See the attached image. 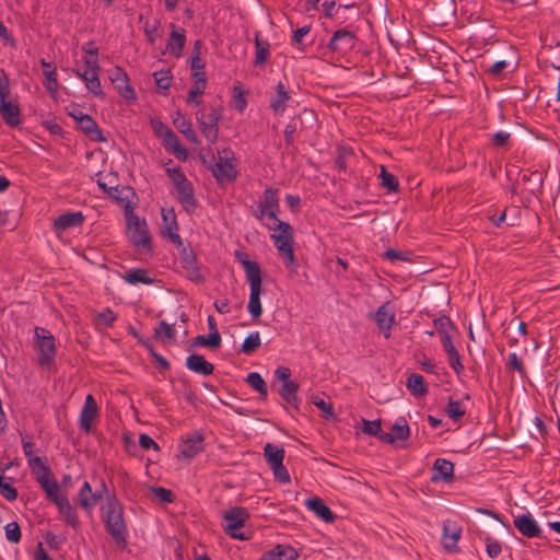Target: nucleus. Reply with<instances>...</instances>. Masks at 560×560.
I'll return each mask as SVG.
<instances>
[{
  "mask_svg": "<svg viewBox=\"0 0 560 560\" xmlns=\"http://www.w3.org/2000/svg\"><path fill=\"white\" fill-rule=\"evenodd\" d=\"M78 127L82 130L91 140L96 142H104L106 138L103 136L97 122L86 114L80 113V117L77 118Z\"/></svg>",
  "mask_w": 560,
  "mask_h": 560,
  "instance_id": "obj_18",
  "label": "nucleus"
},
{
  "mask_svg": "<svg viewBox=\"0 0 560 560\" xmlns=\"http://www.w3.org/2000/svg\"><path fill=\"white\" fill-rule=\"evenodd\" d=\"M84 221V215L81 211L66 212L60 214L54 222L56 231H66L71 228L81 226Z\"/></svg>",
  "mask_w": 560,
  "mask_h": 560,
  "instance_id": "obj_25",
  "label": "nucleus"
},
{
  "mask_svg": "<svg viewBox=\"0 0 560 560\" xmlns=\"http://www.w3.org/2000/svg\"><path fill=\"white\" fill-rule=\"evenodd\" d=\"M173 124L176 127V129L183 133L186 139L192 143H198V136L196 131L191 128V122L188 120L184 115L180 114V112H177Z\"/></svg>",
  "mask_w": 560,
  "mask_h": 560,
  "instance_id": "obj_33",
  "label": "nucleus"
},
{
  "mask_svg": "<svg viewBox=\"0 0 560 560\" xmlns=\"http://www.w3.org/2000/svg\"><path fill=\"white\" fill-rule=\"evenodd\" d=\"M128 238L131 244L145 253L152 252V237L144 219H140L133 210L126 213Z\"/></svg>",
  "mask_w": 560,
  "mask_h": 560,
  "instance_id": "obj_3",
  "label": "nucleus"
},
{
  "mask_svg": "<svg viewBox=\"0 0 560 560\" xmlns=\"http://www.w3.org/2000/svg\"><path fill=\"white\" fill-rule=\"evenodd\" d=\"M260 347V337L258 331L250 332L242 343L241 351L245 354H253Z\"/></svg>",
  "mask_w": 560,
  "mask_h": 560,
  "instance_id": "obj_48",
  "label": "nucleus"
},
{
  "mask_svg": "<svg viewBox=\"0 0 560 560\" xmlns=\"http://www.w3.org/2000/svg\"><path fill=\"white\" fill-rule=\"evenodd\" d=\"M243 267L250 289L247 308L252 317L257 319L262 313L260 303L261 270L256 261H244Z\"/></svg>",
  "mask_w": 560,
  "mask_h": 560,
  "instance_id": "obj_2",
  "label": "nucleus"
},
{
  "mask_svg": "<svg viewBox=\"0 0 560 560\" xmlns=\"http://www.w3.org/2000/svg\"><path fill=\"white\" fill-rule=\"evenodd\" d=\"M162 221L161 235L167 237L177 247L183 245V240L178 233L179 226L176 218L174 208L165 209L162 208Z\"/></svg>",
  "mask_w": 560,
  "mask_h": 560,
  "instance_id": "obj_9",
  "label": "nucleus"
},
{
  "mask_svg": "<svg viewBox=\"0 0 560 560\" xmlns=\"http://www.w3.org/2000/svg\"><path fill=\"white\" fill-rule=\"evenodd\" d=\"M117 316L114 311L109 307L105 308L103 312L98 313L96 316V325H103L105 327H112L115 323Z\"/></svg>",
  "mask_w": 560,
  "mask_h": 560,
  "instance_id": "obj_58",
  "label": "nucleus"
},
{
  "mask_svg": "<svg viewBox=\"0 0 560 560\" xmlns=\"http://www.w3.org/2000/svg\"><path fill=\"white\" fill-rule=\"evenodd\" d=\"M0 115L4 122L10 127H16L21 124V112L18 104L8 98L0 101Z\"/></svg>",
  "mask_w": 560,
  "mask_h": 560,
  "instance_id": "obj_24",
  "label": "nucleus"
},
{
  "mask_svg": "<svg viewBox=\"0 0 560 560\" xmlns=\"http://www.w3.org/2000/svg\"><path fill=\"white\" fill-rule=\"evenodd\" d=\"M186 366L190 371L200 375H210L214 371V365L208 362L203 355L192 353L186 359Z\"/></svg>",
  "mask_w": 560,
  "mask_h": 560,
  "instance_id": "obj_29",
  "label": "nucleus"
},
{
  "mask_svg": "<svg viewBox=\"0 0 560 560\" xmlns=\"http://www.w3.org/2000/svg\"><path fill=\"white\" fill-rule=\"evenodd\" d=\"M155 84L162 90H167L172 83V74L170 70H161L153 73Z\"/></svg>",
  "mask_w": 560,
  "mask_h": 560,
  "instance_id": "obj_59",
  "label": "nucleus"
},
{
  "mask_svg": "<svg viewBox=\"0 0 560 560\" xmlns=\"http://www.w3.org/2000/svg\"><path fill=\"white\" fill-rule=\"evenodd\" d=\"M380 177H381V185L383 187L387 188V190L389 192L398 191V188H399L398 179L392 173L387 172L385 166H381Z\"/></svg>",
  "mask_w": 560,
  "mask_h": 560,
  "instance_id": "obj_46",
  "label": "nucleus"
},
{
  "mask_svg": "<svg viewBox=\"0 0 560 560\" xmlns=\"http://www.w3.org/2000/svg\"><path fill=\"white\" fill-rule=\"evenodd\" d=\"M98 416V406L95 398L89 394L80 413V429L90 433L93 428V422Z\"/></svg>",
  "mask_w": 560,
  "mask_h": 560,
  "instance_id": "obj_14",
  "label": "nucleus"
},
{
  "mask_svg": "<svg viewBox=\"0 0 560 560\" xmlns=\"http://www.w3.org/2000/svg\"><path fill=\"white\" fill-rule=\"evenodd\" d=\"M395 320V314L388 308V304L381 305L375 313V322L378 328L384 332L386 339L390 336V328Z\"/></svg>",
  "mask_w": 560,
  "mask_h": 560,
  "instance_id": "obj_26",
  "label": "nucleus"
},
{
  "mask_svg": "<svg viewBox=\"0 0 560 560\" xmlns=\"http://www.w3.org/2000/svg\"><path fill=\"white\" fill-rule=\"evenodd\" d=\"M183 269L185 271L187 279H189L190 281H192L195 283H203L205 282V277L200 272V268L197 262L185 266V267H183Z\"/></svg>",
  "mask_w": 560,
  "mask_h": 560,
  "instance_id": "obj_55",
  "label": "nucleus"
},
{
  "mask_svg": "<svg viewBox=\"0 0 560 560\" xmlns=\"http://www.w3.org/2000/svg\"><path fill=\"white\" fill-rule=\"evenodd\" d=\"M255 65H264L270 55V44L259 37V33L255 36Z\"/></svg>",
  "mask_w": 560,
  "mask_h": 560,
  "instance_id": "obj_39",
  "label": "nucleus"
},
{
  "mask_svg": "<svg viewBox=\"0 0 560 560\" xmlns=\"http://www.w3.org/2000/svg\"><path fill=\"white\" fill-rule=\"evenodd\" d=\"M180 247L182 248L179 252V261H180L182 268L185 266L191 265V264H196L197 256L194 253L192 248L190 246H184V245H182Z\"/></svg>",
  "mask_w": 560,
  "mask_h": 560,
  "instance_id": "obj_60",
  "label": "nucleus"
},
{
  "mask_svg": "<svg viewBox=\"0 0 560 560\" xmlns=\"http://www.w3.org/2000/svg\"><path fill=\"white\" fill-rule=\"evenodd\" d=\"M55 504L57 505L60 514L63 515L66 523L71 527L77 528L79 526V520L67 497L63 495Z\"/></svg>",
  "mask_w": 560,
  "mask_h": 560,
  "instance_id": "obj_34",
  "label": "nucleus"
},
{
  "mask_svg": "<svg viewBox=\"0 0 560 560\" xmlns=\"http://www.w3.org/2000/svg\"><path fill=\"white\" fill-rule=\"evenodd\" d=\"M107 196L117 201L118 203L122 205L126 213L133 210V207L131 206L130 201V198L135 196V190L132 189V187L114 185L113 187H109Z\"/></svg>",
  "mask_w": 560,
  "mask_h": 560,
  "instance_id": "obj_22",
  "label": "nucleus"
},
{
  "mask_svg": "<svg viewBox=\"0 0 560 560\" xmlns=\"http://www.w3.org/2000/svg\"><path fill=\"white\" fill-rule=\"evenodd\" d=\"M36 348L38 350V363L40 366H49L55 361L56 346L55 338L45 328L35 329Z\"/></svg>",
  "mask_w": 560,
  "mask_h": 560,
  "instance_id": "obj_8",
  "label": "nucleus"
},
{
  "mask_svg": "<svg viewBox=\"0 0 560 560\" xmlns=\"http://www.w3.org/2000/svg\"><path fill=\"white\" fill-rule=\"evenodd\" d=\"M82 50L85 52V56L83 58L85 67L101 69L98 63V48L91 47L90 43L89 45L83 46Z\"/></svg>",
  "mask_w": 560,
  "mask_h": 560,
  "instance_id": "obj_47",
  "label": "nucleus"
},
{
  "mask_svg": "<svg viewBox=\"0 0 560 560\" xmlns=\"http://www.w3.org/2000/svg\"><path fill=\"white\" fill-rule=\"evenodd\" d=\"M162 140L165 148L171 149L178 159L185 160L187 158L188 151L182 147L179 138L172 129H167L163 133Z\"/></svg>",
  "mask_w": 560,
  "mask_h": 560,
  "instance_id": "obj_32",
  "label": "nucleus"
},
{
  "mask_svg": "<svg viewBox=\"0 0 560 560\" xmlns=\"http://www.w3.org/2000/svg\"><path fill=\"white\" fill-rule=\"evenodd\" d=\"M361 429H362L363 433L371 435V436H376L378 440H381V436L384 435V433H385L382 430L381 420L370 421V420L363 419Z\"/></svg>",
  "mask_w": 560,
  "mask_h": 560,
  "instance_id": "obj_50",
  "label": "nucleus"
},
{
  "mask_svg": "<svg viewBox=\"0 0 560 560\" xmlns=\"http://www.w3.org/2000/svg\"><path fill=\"white\" fill-rule=\"evenodd\" d=\"M305 505L326 523H332L336 520V514L318 497L307 499Z\"/></svg>",
  "mask_w": 560,
  "mask_h": 560,
  "instance_id": "obj_27",
  "label": "nucleus"
},
{
  "mask_svg": "<svg viewBox=\"0 0 560 560\" xmlns=\"http://www.w3.org/2000/svg\"><path fill=\"white\" fill-rule=\"evenodd\" d=\"M516 529L527 538L539 537L541 529L538 523L534 520V517L527 513L522 514L514 518L513 522Z\"/></svg>",
  "mask_w": 560,
  "mask_h": 560,
  "instance_id": "obj_16",
  "label": "nucleus"
},
{
  "mask_svg": "<svg viewBox=\"0 0 560 560\" xmlns=\"http://www.w3.org/2000/svg\"><path fill=\"white\" fill-rule=\"evenodd\" d=\"M445 412L454 422H457L466 413V410L462 407V402L459 400H455L450 397Z\"/></svg>",
  "mask_w": 560,
  "mask_h": 560,
  "instance_id": "obj_45",
  "label": "nucleus"
},
{
  "mask_svg": "<svg viewBox=\"0 0 560 560\" xmlns=\"http://www.w3.org/2000/svg\"><path fill=\"white\" fill-rule=\"evenodd\" d=\"M291 98L289 91L282 82L276 85V94L270 101V108L275 114H282L285 110L287 102Z\"/></svg>",
  "mask_w": 560,
  "mask_h": 560,
  "instance_id": "obj_31",
  "label": "nucleus"
},
{
  "mask_svg": "<svg viewBox=\"0 0 560 560\" xmlns=\"http://www.w3.org/2000/svg\"><path fill=\"white\" fill-rule=\"evenodd\" d=\"M5 538L12 544H19L22 538L20 525L16 522L8 523L4 526Z\"/></svg>",
  "mask_w": 560,
  "mask_h": 560,
  "instance_id": "obj_54",
  "label": "nucleus"
},
{
  "mask_svg": "<svg viewBox=\"0 0 560 560\" xmlns=\"http://www.w3.org/2000/svg\"><path fill=\"white\" fill-rule=\"evenodd\" d=\"M166 173L175 185V188H178L179 186L189 182L186 175L182 172L180 167L167 168Z\"/></svg>",
  "mask_w": 560,
  "mask_h": 560,
  "instance_id": "obj_62",
  "label": "nucleus"
},
{
  "mask_svg": "<svg viewBox=\"0 0 560 560\" xmlns=\"http://www.w3.org/2000/svg\"><path fill=\"white\" fill-rule=\"evenodd\" d=\"M161 26L160 20H154L153 23L145 22L144 34L150 44H154L158 38V32Z\"/></svg>",
  "mask_w": 560,
  "mask_h": 560,
  "instance_id": "obj_63",
  "label": "nucleus"
},
{
  "mask_svg": "<svg viewBox=\"0 0 560 560\" xmlns=\"http://www.w3.org/2000/svg\"><path fill=\"white\" fill-rule=\"evenodd\" d=\"M175 336V329L173 325L167 324L165 320H161L154 328V337L156 339H172Z\"/></svg>",
  "mask_w": 560,
  "mask_h": 560,
  "instance_id": "obj_51",
  "label": "nucleus"
},
{
  "mask_svg": "<svg viewBox=\"0 0 560 560\" xmlns=\"http://www.w3.org/2000/svg\"><path fill=\"white\" fill-rule=\"evenodd\" d=\"M357 36L352 31L346 28L337 30L327 44L331 52L345 55L355 45Z\"/></svg>",
  "mask_w": 560,
  "mask_h": 560,
  "instance_id": "obj_10",
  "label": "nucleus"
},
{
  "mask_svg": "<svg viewBox=\"0 0 560 560\" xmlns=\"http://www.w3.org/2000/svg\"><path fill=\"white\" fill-rule=\"evenodd\" d=\"M191 346H202L212 349L221 346V335L219 331L210 332L208 336L198 335L194 338Z\"/></svg>",
  "mask_w": 560,
  "mask_h": 560,
  "instance_id": "obj_41",
  "label": "nucleus"
},
{
  "mask_svg": "<svg viewBox=\"0 0 560 560\" xmlns=\"http://www.w3.org/2000/svg\"><path fill=\"white\" fill-rule=\"evenodd\" d=\"M233 101H234V107L238 112H243L247 105L246 97H245V91L241 85H235L233 88Z\"/></svg>",
  "mask_w": 560,
  "mask_h": 560,
  "instance_id": "obj_61",
  "label": "nucleus"
},
{
  "mask_svg": "<svg viewBox=\"0 0 560 560\" xmlns=\"http://www.w3.org/2000/svg\"><path fill=\"white\" fill-rule=\"evenodd\" d=\"M225 525L223 526L224 533L231 538L245 540L248 537L238 530L244 527L245 523L249 520V513L245 508L233 506L223 513Z\"/></svg>",
  "mask_w": 560,
  "mask_h": 560,
  "instance_id": "obj_5",
  "label": "nucleus"
},
{
  "mask_svg": "<svg viewBox=\"0 0 560 560\" xmlns=\"http://www.w3.org/2000/svg\"><path fill=\"white\" fill-rule=\"evenodd\" d=\"M27 462L31 470L36 475V478H38L39 475H50V468L43 458L30 457Z\"/></svg>",
  "mask_w": 560,
  "mask_h": 560,
  "instance_id": "obj_52",
  "label": "nucleus"
},
{
  "mask_svg": "<svg viewBox=\"0 0 560 560\" xmlns=\"http://www.w3.org/2000/svg\"><path fill=\"white\" fill-rule=\"evenodd\" d=\"M44 85L46 90L50 93L52 97L56 96L58 92V80H57V71L56 67L51 68L49 70H44Z\"/></svg>",
  "mask_w": 560,
  "mask_h": 560,
  "instance_id": "obj_49",
  "label": "nucleus"
},
{
  "mask_svg": "<svg viewBox=\"0 0 560 560\" xmlns=\"http://www.w3.org/2000/svg\"><path fill=\"white\" fill-rule=\"evenodd\" d=\"M201 47H202V42L200 39H197L194 43V48H192V52H191V59H190L191 71L205 70L206 62L201 59Z\"/></svg>",
  "mask_w": 560,
  "mask_h": 560,
  "instance_id": "obj_44",
  "label": "nucleus"
},
{
  "mask_svg": "<svg viewBox=\"0 0 560 560\" xmlns=\"http://www.w3.org/2000/svg\"><path fill=\"white\" fill-rule=\"evenodd\" d=\"M299 384L294 381L282 383L279 390L280 397L290 405H295L298 401Z\"/></svg>",
  "mask_w": 560,
  "mask_h": 560,
  "instance_id": "obj_38",
  "label": "nucleus"
},
{
  "mask_svg": "<svg viewBox=\"0 0 560 560\" xmlns=\"http://www.w3.org/2000/svg\"><path fill=\"white\" fill-rule=\"evenodd\" d=\"M508 369L517 371L522 376L526 375L525 366L516 353H511L506 363Z\"/></svg>",
  "mask_w": 560,
  "mask_h": 560,
  "instance_id": "obj_64",
  "label": "nucleus"
},
{
  "mask_svg": "<svg viewBox=\"0 0 560 560\" xmlns=\"http://www.w3.org/2000/svg\"><path fill=\"white\" fill-rule=\"evenodd\" d=\"M102 511V518L107 534L110 535L119 548H125L127 546V525L121 503L115 495L109 497Z\"/></svg>",
  "mask_w": 560,
  "mask_h": 560,
  "instance_id": "obj_1",
  "label": "nucleus"
},
{
  "mask_svg": "<svg viewBox=\"0 0 560 560\" xmlns=\"http://www.w3.org/2000/svg\"><path fill=\"white\" fill-rule=\"evenodd\" d=\"M259 205L266 210H279L278 189L267 187L264 190L262 201Z\"/></svg>",
  "mask_w": 560,
  "mask_h": 560,
  "instance_id": "obj_42",
  "label": "nucleus"
},
{
  "mask_svg": "<svg viewBox=\"0 0 560 560\" xmlns=\"http://www.w3.org/2000/svg\"><path fill=\"white\" fill-rule=\"evenodd\" d=\"M102 498V492H92L91 485L85 481L78 494V502L80 506L86 511H91Z\"/></svg>",
  "mask_w": 560,
  "mask_h": 560,
  "instance_id": "obj_28",
  "label": "nucleus"
},
{
  "mask_svg": "<svg viewBox=\"0 0 560 560\" xmlns=\"http://www.w3.org/2000/svg\"><path fill=\"white\" fill-rule=\"evenodd\" d=\"M110 80L121 97L126 101L136 100V93L129 83L128 74L122 68L115 67L112 71Z\"/></svg>",
  "mask_w": 560,
  "mask_h": 560,
  "instance_id": "obj_12",
  "label": "nucleus"
},
{
  "mask_svg": "<svg viewBox=\"0 0 560 560\" xmlns=\"http://www.w3.org/2000/svg\"><path fill=\"white\" fill-rule=\"evenodd\" d=\"M300 121V130L303 131L305 128H315L317 125V115L313 109L304 108L295 120Z\"/></svg>",
  "mask_w": 560,
  "mask_h": 560,
  "instance_id": "obj_43",
  "label": "nucleus"
},
{
  "mask_svg": "<svg viewBox=\"0 0 560 560\" xmlns=\"http://www.w3.org/2000/svg\"><path fill=\"white\" fill-rule=\"evenodd\" d=\"M121 278L129 284H152L154 279L148 276L145 269L135 268L125 272Z\"/></svg>",
  "mask_w": 560,
  "mask_h": 560,
  "instance_id": "obj_36",
  "label": "nucleus"
},
{
  "mask_svg": "<svg viewBox=\"0 0 560 560\" xmlns=\"http://www.w3.org/2000/svg\"><path fill=\"white\" fill-rule=\"evenodd\" d=\"M434 474L431 477L432 482L441 480L452 482L454 480V465L445 458H438L433 464Z\"/></svg>",
  "mask_w": 560,
  "mask_h": 560,
  "instance_id": "obj_21",
  "label": "nucleus"
},
{
  "mask_svg": "<svg viewBox=\"0 0 560 560\" xmlns=\"http://www.w3.org/2000/svg\"><path fill=\"white\" fill-rule=\"evenodd\" d=\"M410 436V429L406 418L399 417L392 425L390 432H385L381 436V441L387 444H393L396 440L405 441Z\"/></svg>",
  "mask_w": 560,
  "mask_h": 560,
  "instance_id": "obj_15",
  "label": "nucleus"
},
{
  "mask_svg": "<svg viewBox=\"0 0 560 560\" xmlns=\"http://www.w3.org/2000/svg\"><path fill=\"white\" fill-rule=\"evenodd\" d=\"M337 3L335 0L332 1H325L323 3V9H324V15L328 19H331L334 16H336L339 12L340 9H349V8H353L354 7V3H339L338 8H336Z\"/></svg>",
  "mask_w": 560,
  "mask_h": 560,
  "instance_id": "obj_53",
  "label": "nucleus"
},
{
  "mask_svg": "<svg viewBox=\"0 0 560 560\" xmlns=\"http://www.w3.org/2000/svg\"><path fill=\"white\" fill-rule=\"evenodd\" d=\"M183 269L185 271L187 279H189L190 281H192L195 283H203L205 282V277L200 272V268L197 262L185 266V267H183Z\"/></svg>",
  "mask_w": 560,
  "mask_h": 560,
  "instance_id": "obj_56",
  "label": "nucleus"
},
{
  "mask_svg": "<svg viewBox=\"0 0 560 560\" xmlns=\"http://www.w3.org/2000/svg\"><path fill=\"white\" fill-rule=\"evenodd\" d=\"M50 475H39L36 480L40 483L42 488L45 490L47 498L56 503L63 495L59 494V485L55 479L49 478Z\"/></svg>",
  "mask_w": 560,
  "mask_h": 560,
  "instance_id": "obj_35",
  "label": "nucleus"
},
{
  "mask_svg": "<svg viewBox=\"0 0 560 560\" xmlns=\"http://www.w3.org/2000/svg\"><path fill=\"white\" fill-rule=\"evenodd\" d=\"M460 534L462 528L455 522L446 520L443 523L442 544L447 551L453 552L457 550V541L460 538Z\"/></svg>",
  "mask_w": 560,
  "mask_h": 560,
  "instance_id": "obj_17",
  "label": "nucleus"
},
{
  "mask_svg": "<svg viewBox=\"0 0 560 560\" xmlns=\"http://www.w3.org/2000/svg\"><path fill=\"white\" fill-rule=\"evenodd\" d=\"M284 450L271 443H267L264 447V456L276 480L280 483H289L291 478L288 469L283 466Z\"/></svg>",
  "mask_w": 560,
  "mask_h": 560,
  "instance_id": "obj_6",
  "label": "nucleus"
},
{
  "mask_svg": "<svg viewBox=\"0 0 560 560\" xmlns=\"http://www.w3.org/2000/svg\"><path fill=\"white\" fill-rule=\"evenodd\" d=\"M98 72H100V69L88 68V67H85V69L83 71H81L79 69L75 70V74L85 82L86 89L92 94H94L95 96H103V90H102L101 82L98 79Z\"/></svg>",
  "mask_w": 560,
  "mask_h": 560,
  "instance_id": "obj_20",
  "label": "nucleus"
},
{
  "mask_svg": "<svg viewBox=\"0 0 560 560\" xmlns=\"http://www.w3.org/2000/svg\"><path fill=\"white\" fill-rule=\"evenodd\" d=\"M246 383L259 393L261 400H266L268 396V388L265 380L257 372H252L246 377Z\"/></svg>",
  "mask_w": 560,
  "mask_h": 560,
  "instance_id": "obj_37",
  "label": "nucleus"
},
{
  "mask_svg": "<svg viewBox=\"0 0 560 560\" xmlns=\"http://www.w3.org/2000/svg\"><path fill=\"white\" fill-rule=\"evenodd\" d=\"M268 228L275 232L271 238L279 252L294 244L293 228L288 222L278 221V224Z\"/></svg>",
  "mask_w": 560,
  "mask_h": 560,
  "instance_id": "obj_11",
  "label": "nucleus"
},
{
  "mask_svg": "<svg viewBox=\"0 0 560 560\" xmlns=\"http://www.w3.org/2000/svg\"><path fill=\"white\" fill-rule=\"evenodd\" d=\"M298 556V551L290 545H277L266 551L260 560H295Z\"/></svg>",
  "mask_w": 560,
  "mask_h": 560,
  "instance_id": "obj_30",
  "label": "nucleus"
},
{
  "mask_svg": "<svg viewBox=\"0 0 560 560\" xmlns=\"http://www.w3.org/2000/svg\"><path fill=\"white\" fill-rule=\"evenodd\" d=\"M434 327L438 330L440 337L445 336V334H450L451 330H453L455 327L447 316H441L436 319H434Z\"/></svg>",
  "mask_w": 560,
  "mask_h": 560,
  "instance_id": "obj_57",
  "label": "nucleus"
},
{
  "mask_svg": "<svg viewBox=\"0 0 560 560\" xmlns=\"http://www.w3.org/2000/svg\"><path fill=\"white\" fill-rule=\"evenodd\" d=\"M205 436L201 432H192L183 439L180 444V455L185 458H194L205 448Z\"/></svg>",
  "mask_w": 560,
  "mask_h": 560,
  "instance_id": "obj_13",
  "label": "nucleus"
},
{
  "mask_svg": "<svg viewBox=\"0 0 560 560\" xmlns=\"http://www.w3.org/2000/svg\"><path fill=\"white\" fill-rule=\"evenodd\" d=\"M172 32L167 40L166 49L175 58H179L186 45V32L184 28H177L175 24L171 23Z\"/></svg>",
  "mask_w": 560,
  "mask_h": 560,
  "instance_id": "obj_19",
  "label": "nucleus"
},
{
  "mask_svg": "<svg viewBox=\"0 0 560 560\" xmlns=\"http://www.w3.org/2000/svg\"><path fill=\"white\" fill-rule=\"evenodd\" d=\"M219 161L211 166V171L217 182L223 184L225 182H233L237 177V171L233 164L234 152L224 148L218 152Z\"/></svg>",
  "mask_w": 560,
  "mask_h": 560,
  "instance_id": "obj_7",
  "label": "nucleus"
},
{
  "mask_svg": "<svg viewBox=\"0 0 560 560\" xmlns=\"http://www.w3.org/2000/svg\"><path fill=\"white\" fill-rule=\"evenodd\" d=\"M407 388L415 395V396H423L428 393V388L424 385V378L420 374H411L407 378Z\"/></svg>",
  "mask_w": 560,
  "mask_h": 560,
  "instance_id": "obj_40",
  "label": "nucleus"
},
{
  "mask_svg": "<svg viewBox=\"0 0 560 560\" xmlns=\"http://www.w3.org/2000/svg\"><path fill=\"white\" fill-rule=\"evenodd\" d=\"M178 194V202L182 205L183 209L188 213L195 212L198 207V202L195 198V190L192 184L190 182L179 186L176 188Z\"/></svg>",
  "mask_w": 560,
  "mask_h": 560,
  "instance_id": "obj_23",
  "label": "nucleus"
},
{
  "mask_svg": "<svg viewBox=\"0 0 560 560\" xmlns=\"http://www.w3.org/2000/svg\"><path fill=\"white\" fill-rule=\"evenodd\" d=\"M200 130L205 138L214 143L219 137V121L222 117V107L220 105H210L209 110L199 109L196 114Z\"/></svg>",
  "mask_w": 560,
  "mask_h": 560,
  "instance_id": "obj_4",
  "label": "nucleus"
}]
</instances>
